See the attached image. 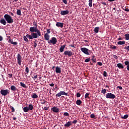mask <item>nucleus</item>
<instances>
[{
    "mask_svg": "<svg viewBox=\"0 0 129 129\" xmlns=\"http://www.w3.org/2000/svg\"><path fill=\"white\" fill-rule=\"evenodd\" d=\"M33 25L34 27H31L29 30L30 32L36 33L38 35V36H41V33L39 29H37V24L36 21H34L33 22Z\"/></svg>",
    "mask_w": 129,
    "mask_h": 129,
    "instance_id": "nucleus-1",
    "label": "nucleus"
},
{
    "mask_svg": "<svg viewBox=\"0 0 129 129\" xmlns=\"http://www.w3.org/2000/svg\"><path fill=\"white\" fill-rule=\"evenodd\" d=\"M4 18L7 22L8 24H12L14 22V19H12V17L9 14H5L4 16Z\"/></svg>",
    "mask_w": 129,
    "mask_h": 129,
    "instance_id": "nucleus-2",
    "label": "nucleus"
},
{
    "mask_svg": "<svg viewBox=\"0 0 129 129\" xmlns=\"http://www.w3.org/2000/svg\"><path fill=\"white\" fill-rule=\"evenodd\" d=\"M26 36L29 38V39L32 40L33 38H37L39 37H40L38 34H37V33L31 32V35L27 34Z\"/></svg>",
    "mask_w": 129,
    "mask_h": 129,
    "instance_id": "nucleus-3",
    "label": "nucleus"
},
{
    "mask_svg": "<svg viewBox=\"0 0 129 129\" xmlns=\"http://www.w3.org/2000/svg\"><path fill=\"white\" fill-rule=\"evenodd\" d=\"M105 97L107 99H114L116 98L115 95L111 93H108L105 95Z\"/></svg>",
    "mask_w": 129,
    "mask_h": 129,
    "instance_id": "nucleus-4",
    "label": "nucleus"
},
{
    "mask_svg": "<svg viewBox=\"0 0 129 129\" xmlns=\"http://www.w3.org/2000/svg\"><path fill=\"white\" fill-rule=\"evenodd\" d=\"M57 42V39L55 37H52L48 41V43L52 44L53 45L56 44Z\"/></svg>",
    "mask_w": 129,
    "mask_h": 129,
    "instance_id": "nucleus-5",
    "label": "nucleus"
},
{
    "mask_svg": "<svg viewBox=\"0 0 129 129\" xmlns=\"http://www.w3.org/2000/svg\"><path fill=\"white\" fill-rule=\"evenodd\" d=\"M0 93L3 96H6L10 93V91L7 89V90L2 89L1 90Z\"/></svg>",
    "mask_w": 129,
    "mask_h": 129,
    "instance_id": "nucleus-6",
    "label": "nucleus"
},
{
    "mask_svg": "<svg viewBox=\"0 0 129 129\" xmlns=\"http://www.w3.org/2000/svg\"><path fill=\"white\" fill-rule=\"evenodd\" d=\"M17 63L19 66L22 64V56L20 53L17 54Z\"/></svg>",
    "mask_w": 129,
    "mask_h": 129,
    "instance_id": "nucleus-7",
    "label": "nucleus"
},
{
    "mask_svg": "<svg viewBox=\"0 0 129 129\" xmlns=\"http://www.w3.org/2000/svg\"><path fill=\"white\" fill-rule=\"evenodd\" d=\"M62 95H66V96H68V93H65L64 91H60L58 93L56 94V97H60V96Z\"/></svg>",
    "mask_w": 129,
    "mask_h": 129,
    "instance_id": "nucleus-8",
    "label": "nucleus"
},
{
    "mask_svg": "<svg viewBox=\"0 0 129 129\" xmlns=\"http://www.w3.org/2000/svg\"><path fill=\"white\" fill-rule=\"evenodd\" d=\"M88 48H87L86 47H83L81 48V51L86 55H90V53L88 52Z\"/></svg>",
    "mask_w": 129,
    "mask_h": 129,
    "instance_id": "nucleus-9",
    "label": "nucleus"
},
{
    "mask_svg": "<svg viewBox=\"0 0 129 129\" xmlns=\"http://www.w3.org/2000/svg\"><path fill=\"white\" fill-rule=\"evenodd\" d=\"M63 54L65 55H68L69 57H70L74 55V53L71 51L66 50L63 53Z\"/></svg>",
    "mask_w": 129,
    "mask_h": 129,
    "instance_id": "nucleus-10",
    "label": "nucleus"
},
{
    "mask_svg": "<svg viewBox=\"0 0 129 129\" xmlns=\"http://www.w3.org/2000/svg\"><path fill=\"white\" fill-rule=\"evenodd\" d=\"M51 110H52L54 113H58L59 112V109L55 106L53 107V108H51Z\"/></svg>",
    "mask_w": 129,
    "mask_h": 129,
    "instance_id": "nucleus-11",
    "label": "nucleus"
},
{
    "mask_svg": "<svg viewBox=\"0 0 129 129\" xmlns=\"http://www.w3.org/2000/svg\"><path fill=\"white\" fill-rule=\"evenodd\" d=\"M69 13V10L61 11V12H60L61 15H62V16L68 15Z\"/></svg>",
    "mask_w": 129,
    "mask_h": 129,
    "instance_id": "nucleus-12",
    "label": "nucleus"
},
{
    "mask_svg": "<svg viewBox=\"0 0 129 129\" xmlns=\"http://www.w3.org/2000/svg\"><path fill=\"white\" fill-rule=\"evenodd\" d=\"M44 39L46 41H49L50 39V35L47 34V33H45L44 35Z\"/></svg>",
    "mask_w": 129,
    "mask_h": 129,
    "instance_id": "nucleus-13",
    "label": "nucleus"
},
{
    "mask_svg": "<svg viewBox=\"0 0 129 129\" xmlns=\"http://www.w3.org/2000/svg\"><path fill=\"white\" fill-rule=\"evenodd\" d=\"M0 23L1 24L4 25H6L7 24V21L5 19H1L0 20Z\"/></svg>",
    "mask_w": 129,
    "mask_h": 129,
    "instance_id": "nucleus-14",
    "label": "nucleus"
},
{
    "mask_svg": "<svg viewBox=\"0 0 129 129\" xmlns=\"http://www.w3.org/2000/svg\"><path fill=\"white\" fill-rule=\"evenodd\" d=\"M56 26L57 27H61V28H62L63 26V23L60 22H57L56 23Z\"/></svg>",
    "mask_w": 129,
    "mask_h": 129,
    "instance_id": "nucleus-15",
    "label": "nucleus"
},
{
    "mask_svg": "<svg viewBox=\"0 0 129 129\" xmlns=\"http://www.w3.org/2000/svg\"><path fill=\"white\" fill-rule=\"evenodd\" d=\"M55 72L56 74H60L61 72V68H60L58 66L56 67Z\"/></svg>",
    "mask_w": 129,
    "mask_h": 129,
    "instance_id": "nucleus-16",
    "label": "nucleus"
},
{
    "mask_svg": "<svg viewBox=\"0 0 129 129\" xmlns=\"http://www.w3.org/2000/svg\"><path fill=\"white\" fill-rule=\"evenodd\" d=\"M66 46V45H61V47L59 48V51L60 52H63L64 51V49H65Z\"/></svg>",
    "mask_w": 129,
    "mask_h": 129,
    "instance_id": "nucleus-17",
    "label": "nucleus"
},
{
    "mask_svg": "<svg viewBox=\"0 0 129 129\" xmlns=\"http://www.w3.org/2000/svg\"><path fill=\"white\" fill-rule=\"evenodd\" d=\"M73 123H72L71 121H68L67 122V123H66L64 125V127H69L71 125H72Z\"/></svg>",
    "mask_w": 129,
    "mask_h": 129,
    "instance_id": "nucleus-18",
    "label": "nucleus"
},
{
    "mask_svg": "<svg viewBox=\"0 0 129 129\" xmlns=\"http://www.w3.org/2000/svg\"><path fill=\"white\" fill-rule=\"evenodd\" d=\"M11 90L13 92H16L17 91V87L15 86V85H12L11 87Z\"/></svg>",
    "mask_w": 129,
    "mask_h": 129,
    "instance_id": "nucleus-19",
    "label": "nucleus"
},
{
    "mask_svg": "<svg viewBox=\"0 0 129 129\" xmlns=\"http://www.w3.org/2000/svg\"><path fill=\"white\" fill-rule=\"evenodd\" d=\"M117 68L119 69H124V66L121 63H118L117 64Z\"/></svg>",
    "mask_w": 129,
    "mask_h": 129,
    "instance_id": "nucleus-20",
    "label": "nucleus"
},
{
    "mask_svg": "<svg viewBox=\"0 0 129 129\" xmlns=\"http://www.w3.org/2000/svg\"><path fill=\"white\" fill-rule=\"evenodd\" d=\"M124 64L125 66H126L127 70L129 71V61H128V60H126L124 62Z\"/></svg>",
    "mask_w": 129,
    "mask_h": 129,
    "instance_id": "nucleus-21",
    "label": "nucleus"
},
{
    "mask_svg": "<svg viewBox=\"0 0 129 129\" xmlns=\"http://www.w3.org/2000/svg\"><path fill=\"white\" fill-rule=\"evenodd\" d=\"M125 44V41H120L117 42V44L119 45H122Z\"/></svg>",
    "mask_w": 129,
    "mask_h": 129,
    "instance_id": "nucleus-22",
    "label": "nucleus"
},
{
    "mask_svg": "<svg viewBox=\"0 0 129 129\" xmlns=\"http://www.w3.org/2000/svg\"><path fill=\"white\" fill-rule=\"evenodd\" d=\"M25 75H28L29 74V69L28 67H26Z\"/></svg>",
    "mask_w": 129,
    "mask_h": 129,
    "instance_id": "nucleus-23",
    "label": "nucleus"
},
{
    "mask_svg": "<svg viewBox=\"0 0 129 129\" xmlns=\"http://www.w3.org/2000/svg\"><path fill=\"white\" fill-rule=\"evenodd\" d=\"M34 106L32 105V104H30V105H28V109L29 110H33Z\"/></svg>",
    "mask_w": 129,
    "mask_h": 129,
    "instance_id": "nucleus-24",
    "label": "nucleus"
},
{
    "mask_svg": "<svg viewBox=\"0 0 129 129\" xmlns=\"http://www.w3.org/2000/svg\"><path fill=\"white\" fill-rule=\"evenodd\" d=\"M76 104L78 105H80L81 104H82V101H81V100H77L76 101Z\"/></svg>",
    "mask_w": 129,
    "mask_h": 129,
    "instance_id": "nucleus-25",
    "label": "nucleus"
},
{
    "mask_svg": "<svg viewBox=\"0 0 129 129\" xmlns=\"http://www.w3.org/2000/svg\"><path fill=\"white\" fill-rule=\"evenodd\" d=\"M99 30V27H96L94 28V33H98Z\"/></svg>",
    "mask_w": 129,
    "mask_h": 129,
    "instance_id": "nucleus-26",
    "label": "nucleus"
},
{
    "mask_svg": "<svg viewBox=\"0 0 129 129\" xmlns=\"http://www.w3.org/2000/svg\"><path fill=\"white\" fill-rule=\"evenodd\" d=\"M128 117V114H126L124 116H121V119H126Z\"/></svg>",
    "mask_w": 129,
    "mask_h": 129,
    "instance_id": "nucleus-27",
    "label": "nucleus"
},
{
    "mask_svg": "<svg viewBox=\"0 0 129 129\" xmlns=\"http://www.w3.org/2000/svg\"><path fill=\"white\" fill-rule=\"evenodd\" d=\"M23 111L25 112V113H27V112L29 111V108L28 107H24L23 108Z\"/></svg>",
    "mask_w": 129,
    "mask_h": 129,
    "instance_id": "nucleus-28",
    "label": "nucleus"
},
{
    "mask_svg": "<svg viewBox=\"0 0 129 129\" xmlns=\"http://www.w3.org/2000/svg\"><path fill=\"white\" fill-rule=\"evenodd\" d=\"M125 39L126 40H129V33H126L125 34Z\"/></svg>",
    "mask_w": 129,
    "mask_h": 129,
    "instance_id": "nucleus-29",
    "label": "nucleus"
},
{
    "mask_svg": "<svg viewBox=\"0 0 129 129\" xmlns=\"http://www.w3.org/2000/svg\"><path fill=\"white\" fill-rule=\"evenodd\" d=\"M20 86L23 87L24 88H27V85H25L23 82H20Z\"/></svg>",
    "mask_w": 129,
    "mask_h": 129,
    "instance_id": "nucleus-30",
    "label": "nucleus"
},
{
    "mask_svg": "<svg viewBox=\"0 0 129 129\" xmlns=\"http://www.w3.org/2000/svg\"><path fill=\"white\" fill-rule=\"evenodd\" d=\"M21 10H17V15H19V16H22V14H21Z\"/></svg>",
    "mask_w": 129,
    "mask_h": 129,
    "instance_id": "nucleus-31",
    "label": "nucleus"
},
{
    "mask_svg": "<svg viewBox=\"0 0 129 129\" xmlns=\"http://www.w3.org/2000/svg\"><path fill=\"white\" fill-rule=\"evenodd\" d=\"M92 3H93V0H89V6L90 7H92Z\"/></svg>",
    "mask_w": 129,
    "mask_h": 129,
    "instance_id": "nucleus-32",
    "label": "nucleus"
},
{
    "mask_svg": "<svg viewBox=\"0 0 129 129\" xmlns=\"http://www.w3.org/2000/svg\"><path fill=\"white\" fill-rule=\"evenodd\" d=\"M31 97L32 98H37L38 97V96H37V95L35 93H34L33 94V95L31 96Z\"/></svg>",
    "mask_w": 129,
    "mask_h": 129,
    "instance_id": "nucleus-33",
    "label": "nucleus"
},
{
    "mask_svg": "<svg viewBox=\"0 0 129 129\" xmlns=\"http://www.w3.org/2000/svg\"><path fill=\"white\" fill-rule=\"evenodd\" d=\"M23 38H24V40L26 41V42H29L28 39L27 38L26 36H23Z\"/></svg>",
    "mask_w": 129,
    "mask_h": 129,
    "instance_id": "nucleus-34",
    "label": "nucleus"
},
{
    "mask_svg": "<svg viewBox=\"0 0 129 129\" xmlns=\"http://www.w3.org/2000/svg\"><path fill=\"white\" fill-rule=\"evenodd\" d=\"M90 95V93H86L85 95V98L86 99V98H89V96Z\"/></svg>",
    "mask_w": 129,
    "mask_h": 129,
    "instance_id": "nucleus-35",
    "label": "nucleus"
},
{
    "mask_svg": "<svg viewBox=\"0 0 129 129\" xmlns=\"http://www.w3.org/2000/svg\"><path fill=\"white\" fill-rule=\"evenodd\" d=\"M101 93H102L103 94H105V93H106V89H102V91H101Z\"/></svg>",
    "mask_w": 129,
    "mask_h": 129,
    "instance_id": "nucleus-36",
    "label": "nucleus"
},
{
    "mask_svg": "<svg viewBox=\"0 0 129 129\" xmlns=\"http://www.w3.org/2000/svg\"><path fill=\"white\" fill-rule=\"evenodd\" d=\"M63 116L69 117L70 116V114H69L68 112H64L63 113Z\"/></svg>",
    "mask_w": 129,
    "mask_h": 129,
    "instance_id": "nucleus-37",
    "label": "nucleus"
},
{
    "mask_svg": "<svg viewBox=\"0 0 129 129\" xmlns=\"http://www.w3.org/2000/svg\"><path fill=\"white\" fill-rule=\"evenodd\" d=\"M103 75L104 77H106L107 76V73L106 71L103 72Z\"/></svg>",
    "mask_w": 129,
    "mask_h": 129,
    "instance_id": "nucleus-38",
    "label": "nucleus"
},
{
    "mask_svg": "<svg viewBox=\"0 0 129 129\" xmlns=\"http://www.w3.org/2000/svg\"><path fill=\"white\" fill-rule=\"evenodd\" d=\"M91 58H87L85 60V62H88L91 61Z\"/></svg>",
    "mask_w": 129,
    "mask_h": 129,
    "instance_id": "nucleus-39",
    "label": "nucleus"
},
{
    "mask_svg": "<svg viewBox=\"0 0 129 129\" xmlns=\"http://www.w3.org/2000/svg\"><path fill=\"white\" fill-rule=\"evenodd\" d=\"M10 107L12 109V112H14L15 111V109H14V108L13 106L10 105Z\"/></svg>",
    "mask_w": 129,
    "mask_h": 129,
    "instance_id": "nucleus-40",
    "label": "nucleus"
},
{
    "mask_svg": "<svg viewBox=\"0 0 129 129\" xmlns=\"http://www.w3.org/2000/svg\"><path fill=\"white\" fill-rule=\"evenodd\" d=\"M50 33H51L50 29H47V32L45 33L49 35V34H50Z\"/></svg>",
    "mask_w": 129,
    "mask_h": 129,
    "instance_id": "nucleus-41",
    "label": "nucleus"
},
{
    "mask_svg": "<svg viewBox=\"0 0 129 129\" xmlns=\"http://www.w3.org/2000/svg\"><path fill=\"white\" fill-rule=\"evenodd\" d=\"M111 47L112 49H116L117 48L116 46H115V45H111Z\"/></svg>",
    "mask_w": 129,
    "mask_h": 129,
    "instance_id": "nucleus-42",
    "label": "nucleus"
},
{
    "mask_svg": "<svg viewBox=\"0 0 129 129\" xmlns=\"http://www.w3.org/2000/svg\"><path fill=\"white\" fill-rule=\"evenodd\" d=\"M33 47L35 48L37 47V42L36 41L34 42L33 44Z\"/></svg>",
    "mask_w": 129,
    "mask_h": 129,
    "instance_id": "nucleus-43",
    "label": "nucleus"
},
{
    "mask_svg": "<svg viewBox=\"0 0 129 129\" xmlns=\"http://www.w3.org/2000/svg\"><path fill=\"white\" fill-rule=\"evenodd\" d=\"M38 78V76L37 75H34V76H33L32 78L33 79H37V78Z\"/></svg>",
    "mask_w": 129,
    "mask_h": 129,
    "instance_id": "nucleus-44",
    "label": "nucleus"
},
{
    "mask_svg": "<svg viewBox=\"0 0 129 129\" xmlns=\"http://www.w3.org/2000/svg\"><path fill=\"white\" fill-rule=\"evenodd\" d=\"M80 97H81V94L80 93H77V97L80 98Z\"/></svg>",
    "mask_w": 129,
    "mask_h": 129,
    "instance_id": "nucleus-45",
    "label": "nucleus"
},
{
    "mask_svg": "<svg viewBox=\"0 0 129 129\" xmlns=\"http://www.w3.org/2000/svg\"><path fill=\"white\" fill-rule=\"evenodd\" d=\"M124 49H126L127 51H129V45H128L127 47H125Z\"/></svg>",
    "mask_w": 129,
    "mask_h": 129,
    "instance_id": "nucleus-46",
    "label": "nucleus"
},
{
    "mask_svg": "<svg viewBox=\"0 0 129 129\" xmlns=\"http://www.w3.org/2000/svg\"><path fill=\"white\" fill-rule=\"evenodd\" d=\"M95 117V115L93 114H91L90 117L92 118V119H93Z\"/></svg>",
    "mask_w": 129,
    "mask_h": 129,
    "instance_id": "nucleus-47",
    "label": "nucleus"
},
{
    "mask_svg": "<svg viewBox=\"0 0 129 129\" xmlns=\"http://www.w3.org/2000/svg\"><path fill=\"white\" fill-rule=\"evenodd\" d=\"M97 64L100 66H102L103 65L102 63L101 62H97Z\"/></svg>",
    "mask_w": 129,
    "mask_h": 129,
    "instance_id": "nucleus-48",
    "label": "nucleus"
},
{
    "mask_svg": "<svg viewBox=\"0 0 129 129\" xmlns=\"http://www.w3.org/2000/svg\"><path fill=\"white\" fill-rule=\"evenodd\" d=\"M78 122L77 120H74L73 121H72V123L76 124Z\"/></svg>",
    "mask_w": 129,
    "mask_h": 129,
    "instance_id": "nucleus-49",
    "label": "nucleus"
},
{
    "mask_svg": "<svg viewBox=\"0 0 129 129\" xmlns=\"http://www.w3.org/2000/svg\"><path fill=\"white\" fill-rule=\"evenodd\" d=\"M12 43V44H14V45H17V44H18V42H17L13 41Z\"/></svg>",
    "mask_w": 129,
    "mask_h": 129,
    "instance_id": "nucleus-50",
    "label": "nucleus"
},
{
    "mask_svg": "<svg viewBox=\"0 0 129 129\" xmlns=\"http://www.w3.org/2000/svg\"><path fill=\"white\" fill-rule=\"evenodd\" d=\"M63 3L64 4H68V2H67V0H62Z\"/></svg>",
    "mask_w": 129,
    "mask_h": 129,
    "instance_id": "nucleus-51",
    "label": "nucleus"
},
{
    "mask_svg": "<svg viewBox=\"0 0 129 129\" xmlns=\"http://www.w3.org/2000/svg\"><path fill=\"white\" fill-rule=\"evenodd\" d=\"M92 60L93 62H96V58H92Z\"/></svg>",
    "mask_w": 129,
    "mask_h": 129,
    "instance_id": "nucleus-52",
    "label": "nucleus"
},
{
    "mask_svg": "<svg viewBox=\"0 0 129 129\" xmlns=\"http://www.w3.org/2000/svg\"><path fill=\"white\" fill-rule=\"evenodd\" d=\"M48 108L47 107H44L43 110H48Z\"/></svg>",
    "mask_w": 129,
    "mask_h": 129,
    "instance_id": "nucleus-53",
    "label": "nucleus"
},
{
    "mask_svg": "<svg viewBox=\"0 0 129 129\" xmlns=\"http://www.w3.org/2000/svg\"><path fill=\"white\" fill-rule=\"evenodd\" d=\"M117 89H119L120 90H122V88L121 86H117Z\"/></svg>",
    "mask_w": 129,
    "mask_h": 129,
    "instance_id": "nucleus-54",
    "label": "nucleus"
},
{
    "mask_svg": "<svg viewBox=\"0 0 129 129\" xmlns=\"http://www.w3.org/2000/svg\"><path fill=\"white\" fill-rule=\"evenodd\" d=\"M9 41H10V42L11 44H12V42H13V39H9Z\"/></svg>",
    "mask_w": 129,
    "mask_h": 129,
    "instance_id": "nucleus-55",
    "label": "nucleus"
},
{
    "mask_svg": "<svg viewBox=\"0 0 129 129\" xmlns=\"http://www.w3.org/2000/svg\"><path fill=\"white\" fill-rule=\"evenodd\" d=\"M49 86L50 87H53L54 86V84L52 83V84H49Z\"/></svg>",
    "mask_w": 129,
    "mask_h": 129,
    "instance_id": "nucleus-56",
    "label": "nucleus"
},
{
    "mask_svg": "<svg viewBox=\"0 0 129 129\" xmlns=\"http://www.w3.org/2000/svg\"><path fill=\"white\" fill-rule=\"evenodd\" d=\"M113 57H114V58L115 59H118V56H116L115 54H114V55H113Z\"/></svg>",
    "mask_w": 129,
    "mask_h": 129,
    "instance_id": "nucleus-57",
    "label": "nucleus"
},
{
    "mask_svg": "<svg viewBox=\"0 0 129 129\" xmlns=\"http://www.w3.org/2000/svg\"><path fill=\"white\" fill-rule=\"evenodd\" d=\"M3 40V36L0 35V41H2Z\"/></svg>",
    "mask_w": 129,
    "mask_h": 129,
    "instance_id": "nucleus-58",
    "label": "nucleus"
},
{
    "mask_svg": "<svg viewBox=\"0 0 129 129\" xmlns=\"http://www.w3.org/2000/svg\"><path fill=\"white\" fill-rule=\"evenodd\" d=\"M8 75L10 78H12V77H13V75L12 74H9Z\"/></svg>",
    "mask_w": 129,
    "mask_h": 129,
    "instance_id": "nucleus-59",
    "label": "nucleus"
},
{
    "mask_svg": "<svg viewBox=\"0 0 129 129\" xmlns=\"http://www.w3.org/2000/svg\"><path fill=\"white\" fill-rule=\"evenodd\" d=\"M125 12H129V9H128V8H125Z\"/></svg>",
    "mask_w": 129,
    "mask_h": 129,
    "instance_id": "nucleus-60",
    "label": "nucleus"
},
{
    "mask_svg": "<svg viewBox=\"0 0 129 129\" xmlns=\"http://www.w3.org/2000/svg\"><path fill=\"white\" fill-rule=\"evenodd\" d=\"M102 4H103L104 6H106V3L105 2H102Z\"/></svg>",
    "mask_w": 129,
    "mask_h": 129,
    "instance_id": "nucleus-61",
    "label": "nucleus"
},
{
    "mask_svg": "<svg viewBox=\"0 0 129 129\" xmlns=\"http://www.w3.org/2000/svg\"><path fill=\"white\" fill-rule=\"evenodd\" d=\"M45 103H46V102H45V100H43V102H41V104H45Z\"/></svg>",
    "mask_w": 129,
    "mask_h": 129,
    "instance_id": "nucleus-62",
    "label": "nucleus"
},
{
    "mask_svg": "<svg viewBox=\"0 0 129 129\" xmlns=\"http://www.w3.org/2000/svg\"><path fill=\"white\" fill-rule=\"evenodd\" d=\"M55 88L57 89V90L59 89V88H58L57 85H55Z\"/></svg>",
    "mask_w": 129,
    "mask_h": 129,
    "instance_id": "nucleus-63",
    "label": "nucleus"
},
{
    "mask_svg": "<svg viewBox=\"0 0 129 129\" xmlns=\"http://www.w3.org/2000/svg\"><path fill=\"white\" fill-rule=\"evenodd\" d=\"M123 40V38L120 37L118 38V40Z\"/></svg>",
    "mask_w": 129,
    "mask_h": 129,
    "instance_id": "nucleus-64",
    "label": "nucleus"
}]
</instances>
